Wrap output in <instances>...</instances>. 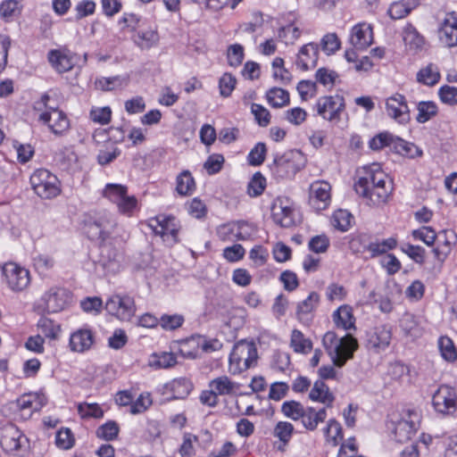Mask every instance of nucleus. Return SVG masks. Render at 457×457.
<instances>
[{
    "label": "nucleus",
    "mask_w": 457,
    "mask_h": 457,
    "mask_svg": "<svg viewBox=\"0 0 457 457\" xmlns=\"http://www.w3.org/2000/svg\"><path fill=\"white\" fill-rule=\"evenodd\" d=\"M94 344V334L89 328H79L70 336L69 347L71 352L82 353L88 351Z\"/></svg>",
    "instance_id": "obj_24"
},
{
    "label": "nucleus",
    "mask_w": 457,
    "mask_h": 457,
    "mask_svg": "<svg viewBox=\"0 0 457 457\" xmlns=\"http://www.w3.org/2000/svg\"><path fill=\"white\" fill-rule=\"evenodd\" d=\"M48 61L59 73L71 71L75 63L73 54L67 50H51L48 53Z\"/></svg>",
    "instance_id": "obj_26"
},
{
    "label": "nucleus",
    "mask_w": 457,
    "mask_h": 457,
    "mask_svg": "<svg viewBox=\"0 0 457 457\" xmlns=\"http://www.w3.org/2000/svg\"><path fill=\"white\" fill-rule=\"evenodd\" d=\"M443 236L444 241L433 250L436 257L442 262L450 253L452 246L454 245L457 241L456 234L453 230H444Z\"/></svg>",
    "instance_id": "obj_36"
},
{
    "label": "nucleus",
    "mask_w": 457,
    "mask_h": 457,
    "mask_svg": "<svg viewBox=\"0 0 457 457\" xmlns=\"http://www.w3.org/2000/svg\"><path fill=\"white\" fill-rule=\"evenodd\" d=\"M257 361V350L253 343L242 340L237 343L229 355L228 370L237 375L248 370Z\"/></svg>",
    "instance_id": "obj_5"
},
{
    "label": "nucleus",
    "mask_w": 457,
    "mask_h": 457,
    "mask_svg": "<svg viewBox=\"0 0 457 457\" xmlns=\"http://www.w3.org/2000/svg\"><path fill=\"white\" fill-rule=\"evenodd\" d=\"M37 328L43 336L51 340H55L61 333V326L47 318H41L37 322Z\"/></svg>",
    "instance_id": "obj_47"
},
{
    "label": "nucleus",
    "mask_w": 457,
    "mask_h": 457,
    "mask_svg": "<svg viewBox=\"0 0 457 457\" xmlns=\"http://www.w3.org/2000/svg\"><path fill=\"white\" fill-rule=\"evenodd\" d=\"M392 328L387 324H379L367 331L366 345L375 353L384 352L392 340Z\"/></svg>",
    "instance_id": "obj_16"
},
{
    "label": "nucleus",
    "mask_w": 457,
    "mask_h": 457,
    "mask_svg": "<svg viewBox=\"0 0 457 457\" xmlns=\"http://www.w3.org/2000/svg\"><path fill=\"white\" fill-rule=\"evenodd\" d=\"M3 275L8 287L13 292H21L30 284L29 271L15 262L5 263Z\"/></svg>",
    "instance_id": "obj_15"
},
{
    "label": "nucleus",
    "mask_w": 457,
    "mask_h": 457,
    "mask_svg": "<svg viewBox=\"0 0 457 457\" xmlns=\"http://www.w3.org/2000/svg\"><path fill=\"white\" fill-rule=\"evenodd\" d=\"M75 443V438L70 428H64L57 431L55 436L56 445L63 450L71 449Z\"/></svg>",
    "instance_id": "obj_53"
},
{
    "label": "nucleus",
    "mask_w": 457,
    "mask_h": 457,
    "mask_svg": "<svg viewBox=\"0 0 457 457\" xmlns=\"http://www.w3.org/2000/svg\"><path fill=\"white\" fill-rule=\"evenodd\" d=\"M222 229L234 234L237 239L245 240L251 236V227L246 222H237L229 226H224Z\"/></svg>",
    "instance_id": "obj_54"
},
{
    "label": "nucleus",
    "mask_w": 457,
    "mask_h": 457,
    "mask_svg": "<svg viewBox=\"0 0 457 457\" xmlns=\"http://www.w3.org/2000/svg\"><path fill=\"white\" fill-rule=\"evenodd\" d=\"M316 109L324 120L334 121L340 120V114L345 109V100L338 95L321 96L318 99Z\"/></svg>",
    "instance_id": "obj_18"
},
{
    "label": "nucleus",
    "mask_w": 457,
    "mask_h": 457,
    "mask_svg": "<svg viewBox=\"0 0 457 457\" xmlns=\"http://www.w3.org/2000/svg\"><path fill=\"white\" fill-rule=\"evenodd\" d=\"M439 69L433 63H429L424 68H421L417 73L418 82L426 86H434L439 81Z\"/></svg>",
    "instance_id": "obj_39"
},
{
    "label": "nucleus",
    "mask_w": 457,
    "mask_h": 457,
    "mask_svg": "<svg viewBox=\"0 0 457 457\" xmlns=\"http://www.w3.org/2000/svg\"><path fill=\"white\" fill-rule=\"evenodd\" d=\"M271 218L281 228H291L298 221V212L293 200L278 196L271 204Z\"/></svg>",
    "instance_id": "obj_8"
},
{
    "label": "nucleus",
    "mask_w": 457,
    "mask_h": 457,
    "mask_svg": "<svg viewBox=\"0 0 457 457\" xmlns=\"http://www.w3.org/2000/svg\"><path fill=\"white\" fill-rule=\"evenodd\" d=\"M331 186L324 180H317L311 184L309 202L312 208L322 211L331 202Z\"/></svg>",
    "instance_id": "obj_20"
},
{
    "label": "nucleus",
    "mask_w": 457,
    "mask_h": 457,
    "mask_svg": "<svg viewBox=\"0 0 457 457\" xmlns=\"http://www.w3.org/2000/svg\"><path fill=\"white\" fill-rule=\"evenodd\" d=\"M33 264L39 273H46L54 268L55 261L52 255L40 253L33 259Z\"/></svg>",
    "instance_id": "obj_56"
},
{
    "label": "nucleus",
    "mask_w": 457,
    "mask_h": 457,
    "mask_svg": "<svg viewBox=\"0 0 457 457\" xmlns=\"http://www.w3.org/2000/svg\"><path fill=\"white\" fill-rule=\"evenodd\" d=\"M412 237L416 240H420L427 245H432L436 239V233L431 227H421L419 229H415L411 233Z\"/></svg>",
    "instance_id": "obj_57"
},
{
    "label": "nucleus",
    "mask_w": 457,
    "mask_h": 457,
    "mask_svg": "<svg viewBox=\"0 0 457 457\" xmlns=\"http://www.w3.org/2000/svg\"><path fill=\"white\" fill-rule=\"evenodd\" d=\"M179 353L184 358H196L199 353V343H197L194 338L180 343Z\"/></svg>",
    "instance_id": "obj_58"
},
{
    "label": "nucleus",
    "mask_w": 457,
    "mask_h": 457,
    "mask_svg": "<svg viewBox=\"0 0 457 457\" xmlns=\"http://www.w3.org/2000/svg\"><path fill=\"white\" fill-rule=\"evenodd\" d=\"M337 73L328 68H320L315 74L316 81L326 87H332L337 79Z\"/></svg>",
    "instance_id": "obj_55"
},
{
    "label": "nucleus",
    "mask_w": 457,
    "mask_h": 457,
    "mask_svg": "<svg viewBox=\"0 0 457 457\" xmlns=\"http://www.w3.org/2000/svg\"><path fill=\"white\" fill-rule=\"evenodd\" d=\"M127 187L121 184H107L103 189V195L117 204L119 211L129 214L137 206L135 196L128 195Z\"/></svg>",
    "instance_id": "obj_14"
},
{
    "label": "nucleus",
    "mask_w": 457,
    "mask_h": 457,
    "mask_svg": "<svg viewBox=\"0 0 457 457\" xmlns=\"http://www.w3.org/2000/svg\"><path fill=\"white\" fill-rule=\"evenodd\" d=\"M104 309L122 321H129L136 313L135 301L127 295H112L107 299Z\"/></svg>",
    "instance_id": "obj_13"
},
{
    "label": "nucleus",
    "mask_w": 457,
    "mask_h": 457,
    "mask_svg": "<svg viewBox=\"0 0 457 457\" xmlns=\"http://www.w3.org/2000/svg\"><path fill=\"white\" fill-rule=\"evenodd\" d=\"M266 187V179L260 173L256 172L248 184V194L251 196H258L262 194Z\"/></svg>",
    "instance_id": "obj_62"
},
{
    "label": "nucleus",
    "mask_w": 457,
    "mask_h": 457,
    "mask_svg": "<svg viewBox=\"0 0 457 457\" xmlns=\"http://www.w3.org/2000/svg\"><path fill=\"white\" fill-rule=\"evenodd\" d=\"M418 114L416 120L419 123H425L436 116L437 106L434 102H420L417 105Z\"/></svg>",
    "instance_id": "obj_49"
},
{
    "label": "nucleus",
    "mask_w": 457,
    "mask_h": 457,
    "mask_svg": "<svg viewBox=\"0 0 457 457\" xmlns=\"http://www.w3.org/2000/svg\"><path fill=\"white\" fill-rule=\"evenodd\" d=\"M71 302V292L64 287L54 286L44 293L39 307L49 313H55L67 308Z\"/></svg>",
    "instance_id": "obj_12"
},
{
    "label": "nucleus",
    "mask_w": 457,
    "mask_h": 457,
    "mask_svg": "<svg viewBox=\"0 0 457 457\" xmlns=\"http://www.w3.org/2000/svg\"><path fill=\"white\" fill-rule=\"evenodd\" d=\"M333 320L337 328H341L345 330L355 328V319L353 314V310L348 305H342L333 313Z\"/></svg>",
    "instance_id": "obj_33"
},
{
    "label": "nucleus",
    "mask_w": 457,
    "mask_h": 457,
    "mask_svg": "<svg viewBox=\"0 0 457 457\" xmlns=\"http://www.w3.org/2000/svg\"><path fill=\"white\" fill-rule=\"evenodd\" d=\"M403 39L409 50L417 52L420 50L424 45V37L411 25L407 24L403 30Z\"/></svg>",
    "instance_id": "obj_34"
},
{
    "label": "nucleus",
    "mask_w": 457,
    "mask_h": 457,
    "mask_svg": "<svg viewBox=\"0 0 457 457\" xmlns=\"http://www.w3.org/2000/svg\"><path fill=\"white\" fill-rule=\"evenodd\" d=\"M176 399L187 397L193 388L191 381L185 378L173 379L168 386Z\"/></svg>",
    "instance_id": "obj_44"
},
{
    "label": "nucleus",
    "mask_w": 457,
    "mask_h": 457,
    "mask_svg": "<svg viewBox=\"0 0 457 457\" xmlns=\"http://www.w3.org/2000/svg\"><path fill=\"white\" fill-rule=\"evenodd\" d=\"M395 151L408 158H416L422 155V151L413 143L396 137L394 141Z\"/></svg>",
    "instance_id": "obj_41"
},
{
    "label": "nucleus",
    "mask_w": 457,
    "mask_h": 457,
    "mask_svg": "<svg viewBox=\"0 0 457 457\" xmlns=\"http://www.w3.org/2000/svg\"><path fill=\"white\" fill-rule=\"evenodd\" d=\"M29 180L34 192L43 199H52L61 193L58 178L46 169L35 170Z\"/></svg>",
    "instance_id": "obj_6"
},
{
    "label": "nucleus",
    "mask_w": 457,
    "mask_h": 457,
    "mask_svg": "<svg viewBox=\"0 0 457 457\" xmlns=\"http://www.w3.org/2000/svg\"><path fill=\"white\" fill-rule=\"evenodd\" d=\"M420 4L419 0H399L392 3L387 14L393 20H400L408 16Z\"/></svg>",
    "instance_id": "obj_30"
},
{
    "label": "nucleus",
    "mask_w": 457,
    "mask_h": 457,
    "mask_svg": "<svg viewBox=\"0 0 457 457\" xmlns=\"http://www.w3.org/2000/svg\"><path fill=\"white\" fill-rule=\"evenodd\" d=\"M401 250L417 263L422 264L425 262V250L421 246L405 244L401 246Z\"/></svg>",
    "instance_id": "obj_64"
},
{
    "label": "nucleus",
    "mask_w": 457,
    "mask_h": 457,
    "mask_svg": "<svg viewBox=\"0 0 457 457\" xmlns=\"http://www.w3.org/2000/svg\"><path fill=\"white\" fill-rule=\"evenodd\" d=\"M399 327L403 335L411 341L421 337L424 334L421 320L411 313L407 312L402 316Z\"/></svg>",
    "instance_id": "obj_25"
},
{
    "label": "nucleus",
    "mask_w": 457,
    "mask_h": 457,
    "mask_svg": "<svg viewBox=\"0 0 457 457\" xmlns=\"http://www.w3.org/2000/svg\"><path fill=\"white\" fill-rule=\"evenodd\" d=\"M326 442L333 446L337 445L343 439L342 427L338 421L331 419L323 429Z\"/></svg>",
    "instance_id": "obj_43"
},
{
    "label": "nucleus",
    "mask_w": 457,
    "mask_h": 457,
    "mask_svg": "<svg viewBox=\"0 0 457 457\" xmlns=\"http://www.w3.org/2000/svg\"><path fill=\"white\" fill-rule=\"evenodd\" d=\"M89 117L94 122L105 125L111 121L112 110L108 106L93 107L90 111Z\"/></svg>",
    "instance_id": "obj_59"
},
{
    "label": "nucleus",
    "mask_w": 457,
    "mask_h": 457,
    "mask_svg": "<svg viewBox=\"0 0 457 457\" xmlns=\"http://www.w3.org/2000/svg\"><path fill=\"white\" fill-rule=\"evenodd\" d=\"M456 392L448 386H441L434 394L432 403L435 410L443 414H451L456 411Z\"/></svg>",
    "instance_id": "obj_19"
},
{
    "label": "nucleus",
    "mask_w": 457,
    "mask_h": 457,
    "mask_svg": "<svg viewBox=\"0 0 457 457\" xmlns=\"http://www.w3.org/2000/svg\"><path fill=\"white\" fill-rule=\"evenodd\" d=\"M396 245L397 240L395 237H388L381 242H371L367 246V250L370 253L371 257H375L395 249Z\"/></svg>",
    "instance_id": "obj_48"
},
{
    "label": "nucleus",
    "mask_w": 457,
    "mask_h": 457,
    "mask_svg": "<svg viewBox=\"0 0 457 457\" xmlns=\"http://www.w3.org/2000/svg\"><path fill=\"white\" fill-rule=\"evenodd\" d=\"M327 418L326 408L315 410L312 407L305 408L303 415L301 418L303 426L311 431L315 430L319 424L323 422Z\"/></svg>",
    "instance_id": "obj_31"
},
{
    "label": "nucleus",
    "mask_w": 457,
    "mask_h": 457,
    "mask_svg": "<svg viewBox=\"0 0 457 457\" xmlns=\"http://www.w3.org/2000/svg\"><path fill=\"white\" fill-rule=\"evenodd\" d=\"M0 444L4 452L18 457H24L29 450L28 438L13 425L4 428Z\"/></svg>",
    "instance_id": "obj_9"
},
{
    "label": "nucleus",
    "mask_w": 457,
    "mask_h": 457,
    "mask_svg": "<svg viewBox=\"0 0 457 457\" xmlns=\"http://www.w3.org/2000/svg\"><path fill=\"white\" fill-rule=\"evenodd\" d=\"M309 397L312 401L321 403L328 407L331 406L335 400V396L322 380H317L313 384Z\"/></svg>",
    "instance_id": "obj_32"
},
{
    "label": "nucleus",
    "mask_w": 457,
    "mask_h": 457,
    "mask_svg": "<svg viewBox=\"0 0 457 457\" xmlns=\"http://www.w3.org/2000/svg\"><path fill=\"white\" fill-rule=\"evenodd\" d=\"M329 245V238L326 235L314 236L308 243L309 249L316 253H326Z\"/></svg>",
    "instance_id": "obj_60"
},
{
    "label": "nucleus",
    "mask_w": 457,
    "mask_h": 457,
    "mask_svg": "<svg viewBox=\"0 0 457 457\" xmlns=\"http://www.w3.org/2000/svg\"><path fill=\"white\" fill-rule=\"evenodd\" d=\"M197 441L198 439L195 435L185 434L179 450L180 457H194L195 454L194 444L197 443Z\"/></svg>",
    "instance_id": "obj_63"
},
{
    "label": "nucleus",
    "mask_w": 457,
    "mask_h": 457,
    "mask_svg": "<svg viewBox=\"0 0 457 457\" xmlns=\"http://www.w3.org/2000/svg\"><path fill=\"white\" fill-rule=\"evenodd\" d=\"M295 428L288 421H278L273 428L272 435L279 440L278 450L284 451L291 440Z\"/></svg>",
    "instance_id": "obj_35"
},
{
    "label": "nucleus",
    "mask_w": 457,
    "mask_h": 457,
    "mask_svg": "<svg viewBox=\"0 0 457 457\" xmlns=\"http://www.w3.org/2000/svg\"><path fill=\"white\" fill-rule=\"evenodd\" d=\"M303 166V156L300 151L288 150L274 156L270 169L279 178L293 177Z\"/></svg>",
    "instance_id": "obj_7"
},
{
    "label": "nucleus",
    "mask_w": 457,
    "mask_h": 457,
    "mask_svg": "<svg viewBox=\"0 0 457 457\" xmlns=\"http://www.w3.org/2000/svg\"><path fill=\"white\" fill-rule=\"evenodd\" d=\"M150 226L164 241L170 244L178 241L179 228L174 217L158 216L151 220Z\"/></svg>",
    "instance_id": "obj_21"
},
{
    "label": "nucleus",
    "mask_w": 457,
    "mask_h": 457,
    "mask_svg": "<svg viewBox=\"0 0 457 457\" xmlns=\"http://www.w3.org/2000/svg\"><path fill=\"white\" fill-rule=\"evenodd\" d=\"M290 345L295 353L306 354L311 352L312 343L309 338H306L303 334L298 330L294 329L291 333Z\"/></svg>",
    "instance_id": "obj_42"
},
{
    "label": "nucleus",
    "mask_w": 457,
    "mask_h": 457,
    "mask_svg": "<svg viewBox=\"0 0 457 457\" xmlns=\"http://www.w3.org/2000/svg\"><path fill=\"white\" fill-rule=\"evenodd\" d=\"M119 433V426L114 421H108L100 426L96 430V435L99 438L110 441L117 437Z\"/></svg>",
    "instance_id": "obj_61"
},
{
    "label": "nucleus",
    "mask_w": 457,
    "mask_h": 457,
    "mask_svg": "<svg viewBox=\"0 0 457 457\" xmlns=\"http://www.w3.org/2000/svg\"><path fill=\"white\" fill-rule=\"evenodd\" d=\"M195 189V182L188 170H183L177 176L176 191L179 195L186 196L192 195Z\"/></svg>",
    "instance_id": "obj_38"
},
{
    "label": "nucleus",
    "mask_w": 457,
    "mask_h": 457,
    "mask_svg": "<svg viewBox=\"0 0 457 457\" xmlns=\"http://www.w3.org/2000/svg\"><path fill=\"white\" fill-rule=\"evenodd\" d=\"M304 410L303 404L296 401H287L281 406L282 413L293 420H301Z\"/></svg>",
    "instance_id": "obj_52"
},
{
    "label": "nucleus",
    "mask_w": 457,
    "mask_h": 457,
    "mask_svg": "<svg viewBox=\"0 0 457 457\" xmlns=\"http://www.w3.org/2000/svg\"><path fill=\"white\" fill-rule=\"evenodd\" d=\"M50 96L43 95L35 103L34 110L38 114V121L46 126L47 129L56 137L65 135L70 128L71 122L67 114L56 106L49 104Z\"/></svg>",
    "instance_id": "obj_3"
},
{
    "label": "nucleus",
    "mask_w": 457,
    "mask_h": 457,
    "mask_svg": "<svg viewBox=\"0 0 457 457\" xmlns=\"http://www.w3.org/2000/svg\"><path fill=\"white\" fill-rule=\"evenodd\" d=\"M133 42L141 49H149L159 40L158 33L152 29L140 30L132 37Z\"/></svg>",
    "instance_id": "obj_37"
},
{
    "label": "nucleus",
    "mask_w": 457,
    "mask_h": 457,
    "mask_svg": "<svg viewBox=\"0 0 457 457\" xmlns=\"http://www.w3.org/2000/svg\"><path fill=\"white\" fill-rule=\"evenodd\" d=\"M322 343L333 363L339 368L353 358L358 348V342L352 335L347 334L339 338L333 331L324 335Z\"/></svg>",
    "instance_id": "obj_4"
},
{
    "label": "nucleus",
    "mask_w": 457,
    "mask_h": 457,
    "mask_svg": "<svg viewBox=\"0 0 457 457\" xmlns=\"http://www.w3.org/2000/svg\"><path fill=\"white\" fill-rule=\"evenodd\" d=\"M87 233L90 238L99 241L100 244L113 241L115 245H123L129 238L128 232L107 212L96 213L90 218L87 224Z\"/></svg>",
    "instance_id": "obj_2"
},
{
    "label": "nucleus",
    "mask_w": 457,
    "mask_h": 457,
    "mask_svg": "<svg viewBox=\"0 0 457 457\" xmlns=\"http://www.w3.org/2000/svg\"><path fill=\"white\" fill-rule=\"evenodd\" d=\"M209 386L214 390L218 395H236L240 389V385L231 380L228 376L223 375L210 381Z\"/></svg>",
    "instance_id": "obj_28"
},
{
    "label": "nucleus",
    "mask_w": 457,
    "mask_h": 457,
    "mask_svg": "<svg viewBox=\"0 0 457 457\" xmlns=\"http://www.w3.org/2000/svg\"><path fill=\"white\" fill-rule=\"evenodd\" d=\"M385 108L387 116L399 124L405 125L411 120L410 109L403 95L396 93L387 97Z\"/></svg>",
    "instance_id": "obj_17"
},
{
    "label": "nucleus",
    "mask_w": 457,
    "mask_h": 457,
    "mask_svg": "<svg viewBox=\"0 0 457 457\" xmlns=\"http://www.w3.org/2000/svg\"><path fill=\"white\" fill-rule=\"evenodd\" d=\"M373 42L372 28L362 22L353 27L350 36L351 45L357 50H364Z\"/></svg>",
    "instance_id": "obj_23"
},
{
    "label": "nucleus",
    "mask_w": 457,
    "mask_h": 457,
    "mask_svg": "<svg viewBox=\"0 0 457 457\" xmlns=\"http://www.w3.org/2000/svg\"><path fill=\"white\" fill-rule=\"evenodd\" d=\"M78 412L81 419H100L104 416V411L98 403H80L78 404Z\"/></svg>",
    "instance_id": "obj_51"
},
{
    "label": "nucleus",
    "mask_w": 457,
    "mask_h": 457,
    "mask_svg": "<svg viewBox=\"0 0 457 457\" xmlns=\"http://www.w3.org/2000/svg\"><path fill=\"white\" fill-rule=\"evenodd\" d=\"M177 363L176 356L171 353H153L148 359V365L154 369H168Z\"/></svg>",
    "instance_id": "obj_40"
},
{
    "label": "nucleus",
    "mask_w": 457,
    "mask_h": 457,
    "mask_svg": "<svg viewBox=\"0 0 457 457\" xmlns=\"http://www.w3.org/2000/svg\"><path fill=\"white\" fill-rule=\"evenodd\" d=\"M353 220V217L348 211L340 209L333 213L331 224L335 228L345 232L352 226Z\"/></svg>",
    "instance_id": "obj_46"
},
{
    "label": "nucleus",
    "mask_w": 457,
    "mask_h": 457,
    "mask_svg": "<svg viewBox=\"0 0 457 457\" xmlns=\"http://www.w3.org/2000/svg\"><path fill=\"white\" fill-rule=\"evenodd\" d=\"M441 42L448 47L457 46V13L448 12L439 29Z\"/></svg>",
    "instance_id": "obj_22"
},
{
    "label": "nucleus",
    "mask_w": 457,
    "mask_h": 457,
    "mask_svg": "<svg viewBox=\"0 0 457 457\" xmlns=\"http://www.w3.org/2000/svg\"><path fill=\"white\" fill-rule=\"evenodd\" d=\"M122 245H115L113 241L101 244L100 255L96 264L106 274L118 273L122 268Z\"/></svg>",
    "instance_id": "obj_10"
},
{
    "label": "nucleus",
    "mask_w": 457,
    "mask_h": 457,
    "mask_svg": "<svg viewBox=\"0 0 457 457\" xmlns=\"http://www.w3.org/2000/svg\"><path fill=\"white\" fill-rule=\"evenodd\" d=\"M393 181L378 164H372L366 175L358 179L355 190L358 195L367 199L368 204L380 206L386 204L392 192Z\"/></svg>",
    "instance_id": "obj_1"
},
{
    "label": "nucleus",
    "mask_w": 457,
    "mask_h": 457,
    "mask_svg": "<svg viewBox=\"0 0 457 457\" xmlns=\"http://www.w3.org/2000/svg\"><path fill=\"white\" fill-rule=\"evenodd\" d=\"M268 103L274 108H280L289 104V94L280 87H273L266 94Z\"/></svg>",
    "instance_id": "obj_45"
},
{
    "label": "nucleus",
    "mask_w": 457,
    "mask_h": 457,
    "mask_svg": "<svg viewBox=\"0 0 457 457\" xmlns=\"http://www.w3.org/2000/svg\"><path fill=\"white\" fill-rule=\"evenodd\" d=\"M318 54L319 47L317 44L309 43L303 46L297 54L296 66L303 71L314 68L317 65Z\"/></svg>",
    "instance_id": "obj_27"
},
{
    "label": "nucleus",
    "mask_w": 457,
    "mask_h": 457,
    "mask_svg": "<svg viewBox=\"0 0 457 457\" xmlns=\"http://www.w3.org/2000/svg\"><path fill=\"white\" fill-rule=\"evenodd\" d=\"M438 348L445 361L452 362L457 359V349L450 337H441L438 339Z\"/></svg>",
    "instance_id": "obj_50"
},
{
    "label": "nucleus",
    "mask_w": 457,
    "mask_h": 457,
    "mask_svg": "<svg viewBox=\"0 0 457 457\" xmlns=\"http://www.w3.org/2000/svg\"><path fill=\"white\" fill-rule=\"evenodd\" d=\"M421 415L418 410H404L401 418L394 426L395 439L399 443H406L412 438L420 423Z\"/></svg>",
    "instance_id": "obj_11"
},
{
    "label": "nucleus",
    "mask_w": 457,
    "mask_h": 457,
    "mask_svg": "<svg viewBox=\"0 0 457 457\" xmlns=\"http://www.w3.org/2000/svg\"><path fill=\"white\" fill-rule=\"evenodd\" d=\"M320 303V295L316 292H312L306 299L298 303L296 307L297 319L302 322H308L311 320L312 313L317 308Z\"/></svg>",
    "instance_id": "obj_29"
}]
</instances>
